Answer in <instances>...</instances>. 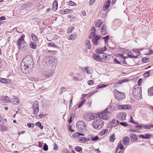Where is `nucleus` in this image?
Segmentation results:
<instances>
[{
	"label": "nucleus",
	"mask_w": 153,
	"mask_h": 153,
	"mask_svg": "<svg viewBox=\"0 0 153 153\" xmlns=\"http://www.w3.org/2000/svg\"><path fill=\"white\" fill-rule=\"evenodd\" d=\"M33 64L32 57L29 55L26 56L23 59L21 63L22 71L26 73L32 68Z\"/></svg>",
	"instance_id": "nucleus-1"
},
{
	"label": "nucleus",
	"mask_w": 153,
	"mask_h": 153,
	"mask_svg": "<svg viewBox=\"0 0 153 153\" xmlns=\"http://www.w3.org/2000/svg\"><path fill=\"white\" fill-rule=\"evenodd\" d=\"M141 87V86L136 85L134 86L132 91V95L137 100H140L142 98Z\"/></svg>",
	"instance_id": "nucleus-2"
},
{
	"label": "nucleus",
	"mask_w": 153,
	"mask_h": 153,
	"mask_svg": "<svg viewBox=\"0 0 153 153\" xmlns=\"http://www.w3.org/2000/svg\"><path fill=\"white\" fill-rule=\"evenodd\" d=\"M92 32L89 35V39H92V42L94 45H97V42L100 38V37L97 35H96L95 33V28L93 27L92 28Z\"/></svg>",
	"instance_id": "nucleus-3"
},
{
	"label": "nucleus",
	"mask_w": 153,
	"mask_h": 153,
	"mask_svg": "<svg viewBox=\"0 0 153 153\" xmlns=\"http://www.w3.org/2000/svg\"><path fill=\"white\" fill-rule=\"evenodd\" d=\"M78 130L80 132H85L86 130V126L85 122L83 121H78L76 124Z\"/></svg>",
	"instance_id": "nucleus-4"
},
{
	"label": "nucleus",
	"mask_w": 153,
	"mask_h": 153,
	"mask_svg": "<svg viewBox=\"0 0 153 153\" xmlns=\"http://www.w3.org/2000/svg\"><path fill=\"white\" fill-rule=\"evenodd\" d=\"M108 108L99 113V118L105 120H107L109 118L111 115V113L108 111Z\"/></svg>",
	"instance_id": "nucleus-5"
},
{
	"label": "nucleus",
	"mask_w": 153,
	"mask_h": 153,
	"mask_svg": "<svg viewBox=\"0 0 153 153\" xmlns=\"http://www.w3.org/2000/svg\"><path fill=\"white\" fill-rule=\"evenodd\" d=\"M84 135V134L79 132H76L73 134V137L74 138H77L78 137V140L79 142L82 143H85L86 142L89 141L90 140V139H89L80 137L81 136Z\"/></svg>",
	"instance_id": "nucleus-6"
},
{
	"label": "nucleus",
	"mask_w": 153,
	"mask_h": 153,
	"mask_svg": "<svg viewBox=\"0 0 153 153\" xmlns=\"http://www.w3.org/2000/svg\"><path fill=\"white\" fill-rule=\"evenodd\" d=\"M104 124L103 121L100 119L94 120L92 123L93 127L97 129H100L103 126Z\"/></svg>",
	"instance_id": "nucleus-7"
},
{
	"label": "nucleus",
	"mask_w": 153,
	"mask_h": 153,
	"mask_svg": "<svg viewBox=\"0 0 153 153\" xmlns=\"http://www.w3.org/2000/svg\"><path fill=\"white\" fill-rule=\"evenodd\" d=\"M114 92L115 97L118 100H121L125 98L126 96L124 93L119 91L117 90H115Z\"/></svg>",
	"instance_id": "nucleus-8"
},
{
	"label": "nucleus",
	"mask_w": 153,
	"mask_h": 153,
	"mask_svg": "<svg viewBox=\"0 0 153 153\" xmlns=\"http://www.w3.org/2000/svg\"><path fill=\"white\" fill-rule=\"evenodd\" d=\"M1 100L4 102L8 103L10 102L11 100L7 96H1L0 97Z\"/></svg>",
	"instance_id": "nucleus-9"
},
{
	"label": "nucleus",
	"mask_w": 153,
	"mask_h": 153,
	"mask_svg": "<svg viewBox=\"0 0 153 153\" xmlns=\"http://www.w3.org/2000/svg\"><path fill=\"white\" fill-rule=\"evenodd\" d=\"M130 108V106L128 105H120L117 106V108L118 109H128Z\"/></svg>",
	"instance_id": "nucleus-10"
},
{
	"label": "nucleus",
	"mask_w": 153,
	"mask_h": 153,
	"mask_svg": "<svg viewBox=\"0 0 153 153\" xmlns=\"http://www.w3.org/2000/svg\"><path fill=\"white\" fill-rule=\"evenodd\" d=\"M122 141L123 144L125 146H126L130 142L129 138L128 137H125L123 138Z\"/></svg>",
	"instance_id": "nucleus-11"
},
{
	"label": "nucleus",
	"mask_w": 153,
	"mask_h": 153,
	"mask_svg": "<svg viewBox=\"0 0 153 153\" xmlns=\"http://www.w3.org/2000/svg\"><path fill=\"white\" fill-rule=\"evenodd\" d=\"M93 57L95 60L98 62H102V58L97 54H94L93 55Z\"/></svg>",
	"instance_id": "nucleus-12"
},
{
	"label": "nucleus",
	"mask_w": 153,
	"mask_h": 153,
	"mask_svg": "<svg viewBox=\"0 0 153 153\" xmlns=\"http://www.w3.org/2000/svg\"><path fill=\"white\" fill-rule=\"evenodd\" d=\"M129 136L131 140L132 141H134L135 140H137L138 139L137 136L134 134H131Z\"/></svg>",
	"instance_id": "nucleus-13"
},
{
	"label": "nucleus",
	"mask_w": 153,
	"mask_h": 153,
	"mask_svg": "<svg viewBox=\"0 0 153 153\" xmlns=\"http://www.w3.org/2000/svg\"><path fill=\"white\" fill-rule=\"evenodd\" d=\"M106 26L105 25H103L101 27V34L103 35H105L106 34Z\"/></svg>",
	"instance_id": "nucleus-14"
},
{
	"label": "nucleus",
	"mask_w": 153,
	"mask_h": 153,
	"mask_svg": "<svg viewBox=\"0 0 153 153\" xmlns=\"http://www.w3.org/2000/svg\"><path fill=\"white\" fill-rule=\"evenodd\" d=\"M126 116V114L125 113H120L119 116V119L121 120H124Z\"/></svg>",
	"instance_id": "nucleus-15"
},
{
	"label": "nucleus",
	"mask_w": 153,
	"mask_h": 153,
	"mask_svg": "<svg viewBox=\"0 0 153 153\" xmlns=\"http://www.w3.org/2000/svg\"><path fill=\"white\" fill-rule=\"evenodd\" d=\"M85 44L86 47L88 49H91L92 47L91 45L90 44V42L89 40H87L85 42Z\"/></svg>",
	"instance_id": "nucleus-16"
},
{
	"label": "nucleus",
	"mask_w": 153,
	"mask_h": 153,
	"mask_svg": "<svg viewBox=\"0 0 153 153\" xmlns=\"http://www.w3.org/2000/svg\"><path fill=\"white\" fill-rule=\"evenodd\" d=\"M25 44L24 43L18 47L19 49H22L24 51H26L27 50V48Z\"/></svg>",
	"instance_id": "nucleus-17"
},
{
	"label": "nucleus",
	"mask_w": 153,
	"mask_h": 153,
	"mask_svg": "<svg viewBox=\"0 0 153 153\" xmlns=\"http://www.w3.org/2000/svg\"><path fill=\"white\" fill-rule=\"evenodd\" d=\"M25 44L24 43L18 47L19 49H22L24 51H26L27 50V48Z\"/></svg>",
	"instance_id": "nucleus-18"
},
{
	"label": "nucleus",
	"mask_w": 153,
	"mask_h": 153,
	"mask_svg": "<svg viewBox=\"0 0 153 153\" xmlns=\"http://www.w3.org/2000/svg\"><path fill=\"white\" fill-rule=\"evenodd\" d=\"M25 44L24 43L18 47L19 49H22L24 51H26L27 50V48Z\"/></svg>",
	"instance_id": "nucleus-19"
},
{
	"label": "nucleus",
	"mask_w": 153,
	"mask_h": 153,
	"mask_svg": "<svg viewBox=\"0 0 153 153\" xmlns=\"http://www.w3.org/2000/svg\"><path fill=\"white\" fill-rule=\"evenodd\" d=\"M58 4L57 1L55 0L54 1L53 4L52 10L53 11H56L58 8Z\"/></svg>",
	"instance_id": "nucleus-20"
},
{
	"label": "nucleus",
	"mask_w": 153,
	"mask_h": 153,
	"mask_svg": "<svg viewBox=\"0 0 153 153\" xmlns=\"http://www.w3.org/2000/svg\"><path fill=\"white\" fill-rule=\"evenodd\" d=\"M11 102L14 104L17 105L19 104V99L18 98H14L12 99Z\"/></svg>",
	"instance_id": "nucleus-21"
},
{
	"label": "nucleus",
	"mask_w": 153,
	"mask_h": 153,
	"mask_svg": "<svg viewBox=\"0 0 153 153\" xmlns=\"http://www.w3.org/2000/svg\"><path fill=\"white\" fill-rule=\"evenodd\" d=\"M102 21L101 19L98 20L96 22L95 26L96 27H99L102 23Z\"/></svg>",
	"instance_id": "nucleus-22"
},
{
	"label": "nucleus",
	"mask_w": 153,
	"mask_h": 153,
	"mask_svg": "<svg viewBox=\"0 0 153 153\" xmlns=\"http://www.w3.org/2000/svg\"><path fill=\"white\" fill-rule=\"evenodd\" d=\"M46 59L45 63L47 66H49L52 63V62L50 61V57L49 56L46 57Z\"/></svg>",
	"instance_id": "nucleus-23"
},
{
	"label": "nucleus",
	"mask_w": 153,
	"mask_h": 153,
	"mask_svg": "<svg viewBox=\"0 0 153 153\" xmlns=\"http://www.w3.org/2000/svg\"><path fill=\"white\" fill-rule=\"evenodd\" d=\"M24 43H25L24 39L22 40L19 38L17 42L18 47Z\"/></svg>",
	"instance_id": "nucleus-24"
},
{
	"label": "nucleus",
	"mask_w": 153,
	"mask_h": 153,
	"mask_svg": "<svg viewBox=\"0 0 153 153\" xmlns=\"http://www.w3.org/2000/svg\"><path fill=\"white\" fill-rule=\"evenodd\" d=\"M76 35L75 34H72L67 36V38L68 40H74L75 38Z\"/></svg>",
	"instance_id": "nucleus-25"
},
{
	"label": "nucleus",
	"mask_w": 153,
	"mask_h": 153,
	"mask_svg": "<svg viewBox=\"0 0 153 153\" xmlns=\"http://www.w3.org/2000/svg\"><path fill=\"white\" fill-rule=\"evenodd\" d=\"M148 94L150 96H153V86L148 89Z\"/></svg>",
	"instance_id": "nucleus-26"
},
{
	"label": "nucleus",
	"mask_w": 153,
	"mask_h": 153,
	"mask_svg": "<svg viewBox=\"0 0 153 153\" xmlns=\"http://www.w3.org/2000/svg\"><path fill=\"white\" fill-rule=\"evenodd\" d=\"M115 135L114 134H111L109 138V140L111 142H113L115 140Z\"/></svg>",
	"instance_id": "nucleus-27"
},
{
	"label": "nucleus",
	"mask_w": 153,
	"mask_h": 153,
	"mask_svg": "<svg viewBox=\"0 0 153 153\" xmlns=\"http://www.w3.org/2000/svg\"><path fill=\"white\" fill-rule=\"evenodd\" d=\"M31 37L32 38V39L35 42H37L38 41V38L37 36L33 34V33H32L31 35Z\"/></svg>",
	"instance_id": "nucleus-28"
},
{
	"label": "nucleus",
	"mask_w": 153,
	"mask_h": 153,
	"mask_svg": "<svg viewBox=\"0 0 153 153\" xmlns=\"http://www.w3.org/2000/svg\"><path fill=\"white\" fill-rule=\"evenodd\" d=\"M29 46L31 48L35 49L36 47V45L34 43L31 42L30 43Z\"/></svg>",
	"instance_id": "nucleus-29"
},
{
	"label": "nucleus",
	"mask_w": 153,
	"mask_h": 153,
	"mask_svg": "<svg viewBox=\"0 0 153 153\" xmlns=\"http://www.w3.org/2000/svg\"><path fill=\"white\" fill-rule=\"evenodd\" d=\"M108 85H108H105L103 84H100V85H98L97 86V89H98L99 88H105Z\"/></svg>",
	"instance_id": "nucleus-30"
},
{
	"label": "nucleus",
	"mask_w": 153,
	"mask_h": 153,
	"mask_svg": "<svg viewBox=\"0 0 153 153\" xmlns=\"http://www.w3.org/2000/svg\"><path fill=\"white\" fill-rule=\"evenodd\" d=\"M103 48H101L96 49L95 52L97 53L101 54L103 53Z\"/></svg>",
	"instance_id": "nucleus-31"
},
{
	"label": "nucleus",
	"mask_w": 153,
	"mask_h": 153,
	"mask_svg": "<svg viewBox=\"0 0 153 153\" xmlns=\"http://www.w3.org/2000/svg\"><path fill=\"white\" fill-rule=\"evenodd\" d=\"M75 150L76 152H79L80 153H81L82 152V149L79 146H76L75 149Z\"/></svg>",
	"instance_id": "nucleus-32"
},
{
	"label": "nucleus",
	"mask_w": 153,
	"mask_h": 153,
	"mask_svg": "<svg viewBox=\"0 0 153 153\" xmlns=\"http://www.w3.org/2000/svg\"><path fill=\"white\" fill-rule=\"evenodd\" d=\"M108 131V129H107L103 130L100 132L99 135H103L105 134L106 133H107Z\"/></svg>",
	"instance_id": "nucleus-33"
},
{
	"label": "nucleus",
	"mask_w": 153,
	"mask_h": 153,
	"mask_svg": "<svg viewBox=\"0 0 153 153\" xmlns=\"http://www.w3.org/2000/svg\"><path fill=\"white\" fill-rule=\"evenodd\" d=\"M86 100L84 99L82 101H80L79 103L78 104V107L79 108H80L86 102Z\"/></svg>",
	"instance_id": "nucleus-34"
},
{
	"label": "nucleus",
	"mask_w": 153,
	"mask_h": 153,
	"mask_svg": "<svg viewBox=\"0 0 153 153\" xmlns=\"http://www.w3.org/2000/svg\"><path fill=\"white\" fill-rule=\"evenodd\" d=\"M47 46L48 47L54 48H56L57 47V46L56 45H55L54 43H53L52 42L48 43Z\"/></svg>",
	"instance_id": "nucleus-35"
},
{
	"label": "nucleus",
	"mask_w": 153,
	"mask_h": 153,
	"mask_svg": "<svg viewBox=\"0 0 153 153\" xmlns=\"http://www.w3.org/2000/svg\"><path fill=\"white\" fill-rule=\"evenodd\" d=\"M117 145L118 146L120 149L122 150L124 149V146L122 144L121 142H119Z\"/></svg>",
	"instance_id": "nucleus-36"
},
{
	"label": "nucleus",
	"mask_w": 153,
	"mask_h": 153,
	"mask_svg": "<svg viewBox=\"0 0 153 153\" xmlns=\"http://www.w3.org/2000/svg\"><path fill=\"white\" fill-rule=\"evenodd\" d=\"M82 69L84 71H86L87 74H90V70L89 69V67H87L86 68H82Z\"/></svg>",
	"instance_id": "nucleus-37"
},
{
	"label": "nucleus",
	"mask_w": 153,
	"mask_h": 153,
	"mask_svg": "<svg viewBox=\"0 0 153 153\" xmlns=\"http://www.w3.org/2000/svg\"><path fill=\"white\" fill-rule=\"evenodd\" d=\"M86 117L89 118V120H93L94 119V116L91 114H87Z\"/></svg>",
	"instance_id": "nucleus-38"
},
{
	"label": "nucleus",
	"mask_w": 153,
	"mask_h": 153,
	"mask_svg": "<svg viewBox=\"0 0 153 153\" xmlns=\"http://www.w3.org/2000/svg\"><path fill=\"white\" fill-rule=\"evenodd\" d=\"M152 135L149 133L146 134L145 135V139H150L151 137L152 136Z\"/></svg>",
	"instance_id": "nucleus-39"
},
{
	"label": "nucleus",
	"mask_w": 153,
	"mask_h": 153,
	"mask_svg": "<svg viewBox=\"0 0 153 153\" xmlns=\"http://www.w3.org/2000/svg\"><path fill=\"white\" fill-rule=\"evenodd\" d=\"M7 79L5 78H0V82L3 83H7Z\"/></svg>",
	"instance_id": "nucleus-40"
},
{
	"label": "nucleus",
	"mask_w": 153,
	"mask_h": 153,
	"mask_svg": "<svg viewBox=\"0 0 153 153\" xmlns=\"http://www.w3.org/2000/svg\"><path fill=\"white\" fill-rule=\"evenodd\" d=\"M143 127L144 128L146 129H150L151 128V126L149 125H146L143 124L142 125Z\"/></svg>",
	"instance_id": "nucleus-41"
},
{
	"label": "nucleus",
	"mask_w": 153,
	"mask_h": 153,
	"mask_svg": "<svg viewBox=\"0 0 153 153\" xmlns=\"http://www.w3.org/2000/svg\"><path fill=\"white\" fill-rule=\"evenodd\" d=\"M36 125L38 127H39L41 129L43 128V126L42 125L41 123L38 122L36 123Z\"/></svg>",
	"instance_id": "nucleus-42"
},
{
	"label": "nucleus",
	"mask_w": 153,
	"mask_h": 153,
	"mask_svg": "<svg viewBox=\"0 0 153 153\" xmlns=\"http://www.w3.org/2000/svg\"><path fill=\"white\" fill-rule=\"evenodd\" d=\"M122 82H121V81H119L118 82L114 83L113 85V86L114 88L118 87L119 86L120 84Z\"/></svg>",
	"instance_id": "nucleus-43"
},
{
	"label": "nucleus",
	"mask_w": 153,
	"mask_h": 153,
	"mask_svg": "<svg viewBox=\"0 0 153 153\" xmlns=\"http://www.w3.org/2000/svg\"><path fill=\"white\" fill-rule=\"evenodd\" d=\"M112 123L113 124L117 125L119 124V122L116 120H113L112 121Z\"/></svg>",
	"instance_id": "nucleus-44"
},
{
	"label": "nucleus",
	"mask_w": 153,
	"mask_h": 153,
	"mask_svg": "<svg viewBox=\"0 0 153 153\" xmlns=\"http://www.w3.org/2000/svg\"><path fill=\"white\" fill-rule=\"evenodd\" d=\"M142 62L143 63H146L149 60V59L148 58H143L142 59Z\"/></svg>",
	"instance_id": "nucleus-45"
},
{
	"label": "nucleus",
	"mask_w": 153,
	"mask_h": 153,
	"mask_svg": "<svg viewBox=\"0 0 153 153\" xmlns=\"http://www.w3.org/2000/svg\"><path fill=\"white\" fill-rule=\"evenodd\" d=\"M43 149L44 151H47L48 149V146L46 143H44L43 146Z\"/></svg>",
	"instance_id": "nucleus-46"
},
{
	"label": "nucleus",
	"mask_w": 153,
	"mask_h": 153,
	"mask_svg": "<svg viewBox=\"0 0 153 153\" xmlns=\"http://www.w3.org/2000/svg\"><path fill=\"white\" fill-rule=\"evenodd\" d=\"M33 110L34 114L35 115H37L39 111V108H34Z\"/></svg>",
	"instance_id": "nucleus-47"
},
{
	"label": "nucleus",
	"mask_w": 153,
	"mask_h": 153,
	"mask_svg": "<svg viewBox=\"0 0 153 153\" xmlns=\"http://www.w3.org/2000/svg\"><path fill=\"white\" fill-rule=\"evenodd\" d=\"M109 36H107L102 38V39L104 40L105 43H107V42L108 40L109 39Z\"/></svg>",
	"instance_id": "nucleus-48"
},
{
	"label": "nucleus",
	"mask_w": 153,
	"mask_h": 153,
	"mask_svg": "<svg viewBox=\"0 0 153 153\" xmlns=\"http://www.w3.org/2000/svg\"><path fill=\"white\" fill-rule=\"evenodd\" d=\"M125 58H122V59H120V60L121 62L123 64H124L126 65L127 64L125 60Z\"/></svg>",
	"instance_id": "nucleus-49"
},
{
	"label": "nucleus",
	"mask_w": 153,
	"mask_h": 153,
	"mask_svg": "<svg viewBox=\"0 0 153 153\" xmlns=\"http://www.w3.org/2000/svg\"><path fill=\"white\" fill-rule=\"evenodd\" d=\"M91 140L94 141H96L99 139V138L98 136H96L95 137H91Z\"/></svg>",
	"instance_id": "nucleus-50"
},
{
	"label": "nucleus",
	"mask_w": 153,
	"mask_h": 153,
	"mask_svg": "<svg viewBox=\"0 0 153 153\" xmlns=\"http://www.w3.org/2000/svg\"><path fill=\"white\" fill-rule=\"evenodd\" d=\"M71 10L66 9L63 12V14H67L68 13H70V11H71Z\"/></svg>",
	"instance_id": "nucleus-51"
},
{
	"label": "nucleus",
	"mask_w": 153,
	"mask_h": 153,
	"mask_svg": "<svg viewBox=\"0 0 153 153\" xmlns=\"http://www.w3.org/2000/svg\"><path fill=\"white\" fill-rule=\"evenodd\" d=\"M68 4L71 6H74L76 5V4L74 2L71 1H69Z\"/></svg>",
	"instance_id": "nucleus-52"
},
{
	"label": "nucleus",
	"mask_w": 153,
	"mask_h": 153,
	"mask_svg": "<svg viewBox=\"0 0 153 153\" xmlns=\"http://www.w3.org/2000/svg\"><path fill=\"white\" fill-rule=\"evenodd\" d=\"M94 82L93 80H90L88 81V84L89 85H93L94 84Z\"/></svg>",
	"instance_id": "nucleus-53"
},
{
	"label": "nucleus",
	"mask_w": 153,
	"mask_h": 153,
	"mask_svg": "<svg viewBox=\"0 0 153 153\" xmlns=\"http://www.w3.org/2000/svg\"><path fill=\"white\" fill-rule=\"evenodd\" d=\"M110 6V4L105 3V5L104 6L103 8L104 10H106Z\"/></svg>",
	"instance_id": "nucleus-54"
},
{
	"label": "nucleus",
	"mask_w": 153,
	"mask_h": 153,
	"mask_svg": "<svg viewBox=\"0 0 153 153\" xmlns=\"http://www.w3.org/2000/svg\"><path fill=\"white\" fill-rule=\"evenodd\" d=\"M114 62L115 64H121L120 62L116 59L115 58L114 59Z\"/></svg>",
	"instance_id": "nucleus-55"
},
{
	"label": "nucleus",
	"mask_w": 153,
	"mask_h": 153,
	"mask_svg": "<svg viewBox=\"0 0 153 153\" xmlns=\"http://www.w3.org/2000/svg\"><path fill=\"white\" fill-rule=\"evenodd\" d=\"M39 108V106L38 103H34L33 104V109H34V108Z\"/></svg>",
	"instance_id": "nucleus-56"
},
{
	"label": "nucleus",
	"mask_w": 153,
	"mask_h": 153,
	"mask_svg": "<svg viewBox=\"0 0 153 153\" xmlns=\"http://www.w3.org/2000/svg\"><path fill=\"white\" fill-rule=\"evenodd\" d=\"M133 51L135 53H140V51L138 49L134 48L133 49Z\"/></svg>",
	"instance_id": "nucleus-57"
},
{
	"label": "nucleus",
	"mask_w": 153,
	"mask_h": 153,
	"mask_svg": "<svg viewBox=\"0 0 153 153\" xmlns=\"http://www.w3.org/2000/svg\"><path fill=\"white\" fill-rule=\"evenodd\" d=\"M150 71H149L146 72L144 73L143 74V76L144 77H148L149 75Z\"/></svg>",
	"instance_id": "nucleus-58"
},
{
	"label": "nucleus",
	"mask_w": 153,
	"mask_h": 153,
	"mask_svg": "<svg viewBox=\"0 0 153 153\" xmlns=\"http://www.w3.org/2000/svg\"><path fill=\"white\" fill-rule=\"evenodd\" d=\"M120 123L121 124V125L122 126H124L125 127L127 126L128 125L127 123H126L125 122H120Z\"/></svg>",
	"instance_id": "nucleus-59"
},
{
	"label": "nucleus",
	"mask_w": 153,
	"mask_h": 153,
	"mask_svg": "<svg viewBox=\"0 0 153 153\" xmlns=\"http://www.w3.org/2000/svg\"><path fill=\"white\" fill-rule=\"evenodd\" d=\"M142 80L143 79H140L138 81V84L137 85L140 86V85L141 84L142 82Z\"/></svg>",
	"instance_id": "nucleus-60"
},
{
	"label": "nucleus",
	"mask_w": 153,
	"mask_h": 153,
	"mask_svg": "<svg viewBox=\"0 0 153 153\" xmlns=\"http://www.w3.org/2000/svg\"><path fill=\"white\" fill-rule=\"evenodd\" d=\"M63 153H71V152L68 149H65L63 150Z\"/></svg>",
	"instance_id": "nucleus-61"
},
{
	"label": "nucleus",
	"mask_w": 153,
	"mask_h": 153,
	"mask_svg": "<svg viewBox=\"0 0 153 153\" xmlns=\"http://www.w3.org/2000/svg\"><path fill=\"white\" fill-rule=\"evenodd\" d=\"M27 126L28 127L30 128L33 127L34 125L32 123H28L27 124Z\"/></svg>",
	"instance_id": "nucleus-62"
},
{
	"label": "nucleus",
	"mask_w": 153,
	"mask_h": 153,
	"mask_svg": "<svg viewBox=\"0 0 153 153\" xmlns=\"http://www.w3.org/2000/svg\"><path fill=\"white\" fill-rule=\"evenodd\" d=\"M142 124H141L140 126L136 125V126H135V127L136 128H137L138 129H142V128H143V126H142Z\"/></svg>",
	"instance_id": "nucleus-63"
},
{
	"label": "nucleus",
	"mask_w": 153,
	"mask_h": 153,
	"mask_svg": "<svg viewBox=\"0 0 153 153\" xmlns=\"http://www.w3.org/2000/svg\"><path fill=\"white\" fill-rule=\"evenodd\" d=\"M74 29V27H70L69 29L68 33H71L72 30Z\"/></svg>",
	"instance_id": "nucleus-64"
}]
</instances>
